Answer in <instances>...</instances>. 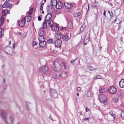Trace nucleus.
Returning a JSON list of instances; mask_svg holds the SVG:
<instances>
[{"label":"nucleus","instance_id":"0e129e2a","mask_svg":"<svg viewBox=\"0 0 124 124\" xmlns=\"http://www.w3.org/2000/svg\"><path fill=\"white\" fill-rule=\"evenodd\" d=\"M15 44H13V48L15 49Z\"/></svg>","mask_w":124,"mask_h":124},{"label":"nucleus","instance_id":"a19ab883","mask_svg":"<svg viewBox=\"0 0 124 124\" xmlns=\"http://www.w3.org/2000/svg\"><path fill=\"white\" fill-rule=\"evenodd\" d=\"M88 69L89 70H94L97 69L94 68L92 67L91 66H89V67Z\"/></svg>","mask_w":124,"mask_h":124},{"label":"nucleus","instance_id":"2eb2a0df","mask_svg":"<svg viewBox=\"0 0 124 124\" xmlns=\"http://www.w3.org/2000/svg\"><path fill=\"white\" fill-rule=\"evenodd\" d=\"M54 12V9L53 7L52 6L48 7L47 12L48 13L51 14L53 13Z\"/></svg>","mask_w":124,"mask_h":124},{"label":"nucleus","instance_id":"4be33fe9","mask_svg":"<svg viewBox=\"0 0 124 124\" xmlns=\"http://www.w3.org/2000/svg\"><path fill=\"white\" fill-rule=\"evenodd\" d=\"M11 5L9 3L6 2L5 3L2 5V7L3 8H8L10 7Z\"/></svg>","mask_w":124,"mask_h":124},{"label":"nucleus","instance_id":"aec40b11","mask_svg":"<svg viewBox=\"0 0 124 124\" xmlns=\"http://www.w3.org/2000/svg\"><path fill=\"white\" fill-rule=\"evenodd\" d=\"M57 3L56 0H51L50 2V4L52 7L56 6Z\"/></svg>","mask_w":124,"mask_h":124},{"label":"nucleus","instance_id":"c85d7f7f","mask_svg":"<svg viewBox=\"0 0 124 124\" xmlns=\"http://www.w3.org/2000/svg\"><path fill=\"white\" fill-rule=\"evenodd\" d=\"M47 22L46 20H45L43 23V25L42 28L43 29H44L46 28L47 25Z\"/></svg>","mask_w":124,"mask_h":124},{"label":"nucleus","instance_id":"a18cd8bd","mask_svg":"<svg viewBox=\"0 0 124 124\" xmlns=\"http://www.w3.org/2000/svg\"><path fill=\"white\" fill-rule=\"evenodd\" d=\"M33 8H31L30 10H29V12L28 13V14L29 15H31L32 13V12L33 11Z\"/></svg>","mask_w":124,"mask_h":124},{"label":"nucleus","instance_id":"c756f323","mask_svg":"<svg viewBox=\"0 0 124 124\" xmlns=\"http://www.w3.org/2000/svg\"><path fill=\"white\" fill-rule=\"evenodd\" d=\"M87 95L89 97H91L93 96V94L90 91H88L87 93Z\"/></svg>","mask_w":124,"mask_h":124},{"label":"nucleus","instance_id":"6e6552de","mask_svg":"<svg viewBox=\"0 0 124 124\" xmlns=\"http://www.w3.org/2000/svg\"><path fill=\"white\" fill-rule=\"evenodd\" d=\"M71 37V35L70 33H67L65 34L64 36H63L62 39L65 41H68Z\"/></svg>","mask_w":124,"mask_h":124},{"label":"nucleus","instance_id":"f03ea898","mask_svg":"<svg viewBox=\"0 0 124 124\" xmlns=\"http://www.w3.org/2000/svg\"><path fill=\"white\" fill-rule=\"evenodd\" d=\"M4 50L7 54L8 55L14 56L15 54L12 51L11 47L9 46H8L5 47L4 48Z\"/></svg>","mask_w":124,"mask_h":124},{"label":"nucleus","instance_id":"13d9d810","mask_svg":"<svg viewBox=\"0 0 124 124\" xmlns=\"http://www.w3.org/2000/svg\"><path fill=\"white\" fill-rule=\"evenodd\" d=\"M46 2V0H42L41 2V3H42L43 4H44V3Z\"/></svg>","mask_w":124,"mask_h":124},{"label":"nucleus","instance_id":"6ab92c4d","mask_svg":"<svg viewBox=\"0 0 124 124\" xmlns=\"http://www.w3.org/2000/svg\"><path fill=\"white\" fill-rule=\"evenodd\" d=\"M48 23V25L49 27H51L54 25L53 21L51 20L47 21Z\"/></svg>","mask_w":124,"mask_h":124},{"label":"nucleus","instance_id":"412c9836","mask_svg":"<svg viewBox=\"0 0 124 124\" xmlns=\"http://www.w3.org/2000/svg\"><path fill=\"white\" fill-rule=\"evenodd\" d=\"M61 75L62 77L63 78H66L68 76L67 73L65 72H62Z\"/></svg>","mask_w":124,"mask_h":124},{"label":"nucleus","instance_id":"9b49d317","mask_svg":"<svg viewBox=\"0 0 124 124\" xmlns=\"http://www.w3.org/2000/svg\"><path fill=\"white\" fill-rule=\"evenodd\" d=\"M63 6L62 3L61 1H58L57 2L56 6V8L58 9H61Z\"/></svg>","mask_w":124,"mask_h":124},{"label":"nucleus","instance_id":"2f4dec72","mask_svg":"<svg viewBox=\"0 0 124 124\" xmlns=\"http://www.w3.org/2000/svg\"><path fill=\"white\" fill-rule=\"evenodd\" d=\"M45 38L43 36H40L39 37L38 39L39 42L44 41Z\"/></svg>","mask_w":124,"mask_h":124},{"label":"nucleus","instance_id":"6e6d98bb","mask_svg":"<svg viewBox=\"0 0 124 124\" xmlns=\"http://www.w3.org/2000/svg\"><path fill=\"white\" fill-rule=\"evenodd\" d=\"M97 79H101V76L99 75H97Z\"/></svg>","mask_w":124,"mask_h":124},{"label":"nucleus","instance_id":"4d7b16f0","mask_svg":"<svg viewBox=\"0 0 124 124\" xmlns=\"http://www.w3.org/2000/svg\"><path fill=\"white\" fill-rule=\"evenodd\" d=\"M89 108H86V112H88L89 111Z\"/></svg>","mask_w":124,"mask_h":124},{"label":"nucleus","instance_id":"49530a36","mask_svg":"<svg viewBox=\"0 0 124 124\" xmlns=\"http://www.w3.org/2000/svg\"><path fill=\"white\" fill-rule=\"evenodd\" d=\"M84 27L83 26L80 29V33H81L84 30Z\"/></svg>","mask_w":124,"mask_h":124},{"label":"nucleus","instance_id":"864d4df0","mask_svg":"<svg viewBox=\"0 0 124 124\" xmlns=\"http://www.w3.org/2000/svg\"><path fill=\"white\" fill-rule=\"evenodd\" d=\"M38 19L39 21H40L41 20V18L40 16H39L38 17Z\"/></svg>","mask_w":124,"mask_h":124},{"label":"nucleus","instance_id":"9d476101","mask_svg":"<svg viewBox=\"0 0 124 124\" xmlns=\"http://www.w3.org/2000/svg\"><path fill=\"white\" fill-rule=\"evenodd\" d=\"M55 37L58 39H62L63 35L61 33H56L55 34Z\"/></svg>","mask_w":124,"mask_h":124},{"label":"nucleus","instance_id":"58836bf2","mask_svg":"<svg viewBox=\"0 0 124 124\" xmlns=\"http://www.w3.org/2000/svg\"><path fill=\"white\" fill-rule=\"evenodd\" d=\"M97 3L95 2V3H94L93 5H92V7L93 8H96L97 6Z\"/></svg>","mask_w":124,"mask_h":124},{"label":"nucleus","instance_id":"3c124183","mask_svg":"<svg viewBox=\"0 0 124 124\" xmlns=\"http://www.w3.org/2000/svg\"><path fill=\"white\" fill-rule=\"evenodd\" d=\"M77 58H76L75 59H74V60H72L71 61V63H72V64H73V63L74 62V61Z\"/></svg>","mask_w":124,"mask_h":124},{"label":"nucleus","instance_id":"37998d69","mask_svg":"<svg viewBox=\"0 0 124 124\" xmlns=\"http://www.w3.org/2000/svg\"><path fill=\"white\" fill-rule=\"evenodd\" d=\"M29 103L28 102H26V107L27 109L28 110H29L30 109L29 108Z\"/></svg>","mask_w":124,"mask_h":124},{"label":"nucleus","instance_id":"39448f33","mask_svg":"<svg viewBox=\"0 0 124 124\" xmlns=\"http://www.w3.org/2000/svg\"><path fill=\"white\" fill-rule=\"evenodd\" d=\"M99 97L100 101L101 102L104 103V104H105L106 101V98L105 96L103 94H101L99 96Z\"/></svg>","mask_w":124,"mask_h":124},{"label":"nucleus","instance_id":"e433bc0d","mask_svg":"<svg viewBox=\"0 0 124 124\" xmlns=\"http://www.w3.org/2000/svg\"><path fill=\"white\" fill-rule=\"evenodd\" d=\"M113 101L116 103L118 101V99L117 97H114L113 99Z\"/></svg>","mask_w":124,"mask_h":124},{"label":"nucleus","instance_id":"1a4fd4ad","mask_svg":"<svg viewBox=\"0 0 124 124\" xmlns=\"http://www.w3.org/2000/svg\"><path fill=\"white\" fill-rule=\"evenodd\" d=\"M108 91L111 93H114L116 92V89L114 86H111L109 88Z\"/></svg>","mask_w":124,"mask_h":124},{"label":"nucleus","instance_id":"09e8293b","mask_svg":"<svg viewBox=\"0 0 124 124\" xmlns=\"http://www.w3.org/2000/svg\"><path fill=\"white\" fill-rule=\"evenodd\" d=\"M110 17L111 18H112L113 16V14L112 12H111L109 14Z\"/></svg>","mask_w":124,"mask_h":124},{"label":"nucleus","instance_id":"20e7f679","mask_svg":"<svg viewBox=\"0 0 124 124\" xmlns=\"http://www.w3.org/2000/svg\"><path fill=\"white\" fill-rule=\"evenodd\" d=\"M48 66L46 65L42 66L41 67L39 70V72L44 74H45L48 71Z\"/></svg>","mask_w":124,"mask_h":124},{"label":"nucleus","instance_id":"e2e57ef3","mask_svg":"<svg viewBox=\"0 0 124 124\" xmlns=\"http://www.w3.org/2000/svg\"><path fill=\"white\" fill-rule=\"evenodd\" d=\"M97 75L96 76H95V77H94V79H97Z\"/></svg>","mask_w":124,"mask_h":124},{"label":"nucleus","instance_id":"dca6fc26","mask_svg":"<svg viewBox=\"0 0 124 124\" xmlns=\"http://www.w3.org/2000/svg\"><path fill=\"white\" fill-rule=\"evenodd\" d=\"M1 117L3 119L5 120L7 118V113L5 111H3L1 113Z\"/></svg>","mask_w":124,"mask_h":124},{"label":"nucleus","instance_id":"cd10ccee","mask_svg":"<svg viewBox=\"0 0 124 124\" xmlns=\"http://www.w3.org/2000/svg\"><path fill=\"white\" fill-rule=\"evenodd\" d=\"M55 41L52 39H48L47 41V42L48 44H54Z\"/></svg>","mask_w":124,"mask_h":124},{"label":"nucleus","instance_id":"7c9ffc66","mask_svg":"<svg viewBox=\"0 0 124 124\" xmlns=\"http://www.w3.org/2000/svg\"><path fill=\"white\" fill-rule=\"evenodd\" d=\"M44 33V31L43 30H40L38 32V34L40 36H42Z\"/></svg>","mask_w":124,"mask_h":124},{"label":"nucleus","instance_id":"de8ad7c7","mask_svg":"<svg viewBox=\"0 0 124 124\" xmlns=\"http://www.w3.org/2000/svg\"><path fill=\"white\" fill-rule=\"evenodd\" d=\"M62 63L64 66L65 69H66V65L65 63L63 62H62Z\"/></svg>","mask_w":124,"mask_h":124},{"label":"nucleus","instance_id":"4c0bfd02","mask_svg":"<svg viewBox=\"0 0 124 124\" xmlns=\"http://www.w3.org/2000/svg\"><path fill=\"white\" fill-rule=\"evenodd\" d=\"M120 115L122 118L124 119V112L123 111H121Z\"/></svg>","mask_w":124,"mask_h":124},{"label":"nucleus","instance_id":"4468645a","mask_svg":"<svg viewBox=\"0 0 124 124\" xmlns=\"http://www.w3.org/2000/svg\"><path fill=\"white\" fill-rule=\"evenodd\" d=\"M25 22V21L24 19H23L17 21L18 24L21 27H23L24 25Z\"/></svg>","mask_w":124,"mask_h":124},{"label":"nucleus","instance_id":"bf43d9fd","mask_svg":"<svg viewBox=\"0 0 124 124\" xmlns=\"http://www.w3.org/2000/svg\"><path fill=\"white\" fill-rule=\"evenodd\" d=\"M88 120H89V118H85L84 120V121Z\"/></svg>","mask_w":124,"mask_h":124},{"label":"nucleus","instance_id":"5fc2aeb1","mask_svg":"<svg viewBox=\"0 0 124 124\" xmlns=\"http://www.w3.org/2000/svg\"><path fill=\"white\" fill-rule=\"evenodd\" d=\"M49 118L50 119H51L52 120V121H54V120H53L52 118V117L51 116V115H50V116H49Z\"/></svg>","mask_w":124,"mask_h":124},{"label":"nucleus","instance_id":"5701e85b","mask_svg":"<svg viewBox=\"0 0 124 124\" xmlns=\"http://www.w3.org/2000/svg\"><path fill=\"white\" fill-rule=\"evenodd\" d=\"M120 86L121 88H124V79H122L119 82Z\"/></svg>","mask_w":124,"mask_h":124},{"label":"nucleus","instance_id":"473e14b6","mask_svg":"<svg viewBox=\"0 0 124 124\" xmlns=\"http://www.w3.org/2000/svg\"><path fill=\"white\" fill-rule=\"evenodd\" d=\"M80 15L81 13L80 12L77 13H74L73 14L74 16L75 17H78L80 16Z\"/></svg>","mask_w":124,"mask_h":124},{"label":"nucleus","instance_id":"ea45409f","mask_svg":"<svg viewBox=\"0 0 124 124\" xmlns=\"http://www.w3.org/2000/svg\"><path fill=\"white\" fill-rule=\"evenodd\" d=\"M105 91V89L104 88H101L99 92L101 93H103Z\"/></svg>","mask_w":124,"mask_h":124},{"label":"nucleus","instance_id":"0eeeda50","mask_svg":"<svg viewBox=\"0 0 124 124\" xmlns=\"http://www.w3.org/2000/svg\"><path fill=\"white\" fill-rule=\"evenodd\" d=\"M50 94L51 96L54 97H56L58 95L56 90L54 89H52L50 91Z\"/></svg>","mask_w":124,"mask_h":124},{"label":"nucleus","instance_id":"79ce46f5","mask_svg":"<svg viewBox=\"0 0 124 124\" xmlns=\"http://www.w3.org/2000/svg\"><path fill=\"white\" fill-rule=\"evenodd\" d=\"M89 5L88 4L85 3V4L84 6V7L85 8H86V9H87V8H88V9H89Z\"/></svg>","mask_w":124,"mask_h":124},{"label":"nucleus","instance_id":"f257e3e1","mask_svg":"<svg viewBox=\"0 0 124 124\" xmlns=\"http://www.w3.org/2000/svg\"><path fill=\"white\" fill-rule=\"evenodd\" d=\"M53 68L55 71H59L61 69V65L58 62L55 61L53 63Z\"/></svg>","mask_w":124,"mask_h":124},{"label":"nucleus","instance_id":"7ed1b4c3","mask_svg":"<svg viewBox=\"0 0 124 124\" xmlns=\"http://www.w3.org/2000/svg\"><path fill=\"white\" fill-rule=\"evenodd\" d=\"M5 120V122L6 124H14L15 119L13 116H10L9 118H7Z\"/></svg>","mask_w":124,"mask_h":124},{"label":"nucleus","instance_id":"423d86ee","mask_svg":"<svg viewBox=\"0 0 124 124\" xmlns=\"http://www.w3.org/2000/svg\"><path fill=\"white\" fill-rule=\"evenodd\" d=\"M55 45V46L59 47L61 46L62 44V41L61 39H57L54 42Z\"/></svg>","mask_w":124,"mask_h":124},{"label":"nucleus","instance_id":"b1692460","mask_svg":"<svg viewBox=\"0 0 124 124\" xmlns=\"http://www.w3.org/2000/svg\"><path fill=\"white\" fill-rule=\"evenodd\" d=\"M24 19L25 21H26V20L27 22H29L31 20V16H26L24 18Z\"/></svg>","mask_w":124,"mask_h":124},{"label":"nucleus","instance_id":"f704fd0d","mask_svg":"<svg viewBox=\"0 0 124 124\" xmlns=\"http://www.w3.org/2000/svg\"><path fill=\"white\" fill-rule=\"evenodd\" d=\"M0 21L1 23V24H3L4 22V18L3 16H1Z\"/></svg>","mask_w":124,"mask_h":124},{"label":"nucleus","instance_id":"8fccbe9b","mask_svg":"<svg viewBox=\"0 0 124 124\" xmlns=\"http://www.w3.org/2000/svg\"><path fill=\"white\" fill-rule=\"evenodd\" d=\"M37 45V43L35 41H34L33 43L32 46L33 47L34 46Z\"/></svg>","mask_w":124,"mask_h":124},{"label":"nucleus","instance_id":"680f3d73","mask_svg":"<svg viewBox=\"0 0 124 124\" xmlns=\"http://www.w3.org/2000/svg\"><path fill=\"white\" fill-rule=\"evenodd\" d=\"M103 15L105 17L106 16V11L105 10L103 12Z\"/></svg>","mask_w":124,"mask_h":124},{"label":"nucleus","instance_id":"f8f14e48","mask_svg":"<svg viewBox=\"0 0 124 124\" xmlns=\"http://www.w3.org/2000/svg\"><path fill=\"white\" fill-rule=\"evenodd\" d=\"M64 5L67 8H70L73 7V4L70 2H65L64 4Z\"/></svg>","mask_w":124,"mask_h":124},{"label":"nucleus","instance_id":"a211bd4d","mask_svg":"<svg viewBox=\"0 0 124 124\" xmlns=\"http://www.w3.org/2000/svg\"><path fill=\"white\" fill-rule=\"evenodd\" d=\"M52 16L51 14L48 13L47 14L45 17V20L47 21L51 20L50 19L52 17Z\"/></svg>","mask_w":124,"mask_h":124},{"label":"nucleus","instance_id":"a878e982","mask_svg":"<svg viewBox=\"0 0 124 124\" xmlns=\"http://www.w3.org/2000/svg\"><path fill=\"white\" fill-rule=\"evenodd\" d=\"M68 28L69 29H72L73 27L71 21L68 22Z\"/></svg>","mask_w":124,"mask_h":124},{"label":"nucleus","instance_id":"f3484780","mask_svg":"<svg viewBox=\"0 0 124 124\" xmlns=\"http://www.w3.org/2000/svg\"><path fill=\"white\" fill-rule=\"evenodd\" d=\"M39 45L41 47H45L46 46V42L45 41L39 42Z\"/></svg>","mask_w":124,"mask_h":124},{"label":"nucleus","instance_id":"052dcab7","mask_svg":"<svg viewBox=\"0 0 124 124\" xmlns=\"http://www.w3.org/2000/svg\"><path fill=\"white\" fill-rule=\"evenodd\" d=\"M67 28L65 27H63L62 28V30H64L66 29Z\"/></svg>","mask_w":124,"mask_h":124},{"label":"nucleus","instance_id":"ddd939ff","mask_svg":"<svg viewBox=\"0 0 124 124\" xmlns=\"http://www.w3.org/2000/svg\"><path fill=\"white\" fill-rule=\"evenodd\" d=\"M51 29L52 31H57L59 30L58 26L57 24L54 25H53L52 27H51Z\"/></svg>","mask_w":124,"mask_h":124},{"label":"nucleus","instance_id":"bb28decb","mask_svg":"<svg viewBox=\"0 0 124 124\" xmlns=\"http://www.w3.org/2000/svg\"><path fill=\"white\" fill-rule=\"evenodd\" d=\"M8 12L7 9H5L4 10H2V15L3 16H5L6 14Z\"/></svg>","mask_w":124,"mask_h":124},{"label":"nucleus","instance_id":"393cba45","mask_svg":"<svg viewBox=\"0 0 124 124\" xmlns=\"http://www.w3.org/2000/svg\"><path fill=\"white\" fill-rule=\"evenodd\" d=\"M44 4L42 3H40V13H44V11L43 10V6Z\"/></svg>","mask_w":124,"mask_h":124},{"label":"nucleus","instance_id":"69168bd1","mask_svg":"<svg viewBox=\"0 0 124 124\" xmlns=\"http://www.w3.org/2000/svg\"><path fill=\"white\" fill-rule=\"evenodd\" d=\"M102 49V47L100 46V50H101V49Z\"/></svg>","mask_w":124,"mask_h":124},{"label":"nucleus","instance_id":"603ef678","mask_svg":"<svg viewBox=\"0 0 124 124\" xmlns=\"http://www.w3.org/2000/svg\"><path fill=\"white\" fill-rule=\"evenodd\" d=\"M81 88L79 87H77V90L78 91H80L81 90Z\"/></svg>","mask_w":124,"mask_h":124},{"label":"nucleus","instance_id":"c9c22d12","mask_svg":"<svg viewBox=\"0 0 124 124\" xmlns=\"http://www.w3.org/2000/svg\"><path fill=\"white\" fill-rule=\"evenodd\" d=\"M3 29L1 28H0V37L1 38V37L3 36L4 35L3 31L2 32Z\"/></svg>","mask_w":124,"mask_h":124},{"label":"nucleus","instance_id":"774afa93","mask_svg":"<svg viewBox=\"0 0 124 124\" xmlns=\"http://www.w3.org/2000/svg\"><path fill=\"white\" fill-rule=\"evenodd\" d=\"M3 82H5V79H3Z\"/></svg>","mask_w":124,"mask_h":124},{"label":"nucleus","instance_id":"72a5a7b5","mask_svg":"<svg viewBox=\"0 0 124 124\" xmlns=\"http://www.w3.org/2000/svg\"><path fill=\"white\" fill-rule=\"evenodd\" d=\"M120 23V21L119 19L118 18H116L115 20V21L114 22V23H116L118 24H119Z\"/></svg>","mask_w":124,"mask_h":124},{"label":"nucleus","instance_id":"338daca9","mask_svg":"<svg viewBox=\"0 0 124 124\" xmlns=\"http://www.w3.org/2000/svg\"><path fill=\"white\" fill-rule=\"evenodd\" d=\"M77 95L78 96H79V94L78 93H77Z\"/></svg>","mask_w":124,"mask_h":124},{"label":"nucleus","instance_id":"c03bdc74","mask_svg":"<svg viewBox=\"0 0 124 124\" xmlns=\"http://www.w3.org/2000/svg\"><path fill=\"white\" fill-rule=\"evenodd\" d=\"M109 114L112 116L114 117L113 118L114 119L115 118V117L114 116L115 114L113 113L112 111H111V112H109Z\"/></svg>","mask_w":124,"mask_h":124}]
</instances>
